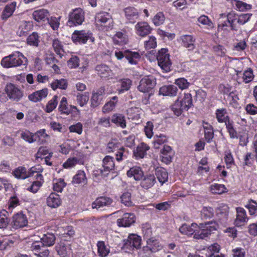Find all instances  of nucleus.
Wrapping results in <instances>:
<instances>
[{"instance_id":"nucleus-1","label":"nucleus","mask_w":257,"mask_h":257,"mask_svg":"<svg viewBox=\"0 0 257 257\" xmlns=\"http://www.w3.org/2000/svg\"><path fill=\"white\" fill-rule=\"evenodd\" d=\"M217 224L215 221H208L197 224L195 223L191 226L184 223L179 228V231L186 235L194 234L196 239H204L216 230Z\"/></svg>"},{"instance_id":"nucleus-2","label":"nucleus","mask_w":257,"mask_h":257,"mask_svg":"<svg viewBox=\"0 0 257 257\" xmlns=\"http://www.w3.org/2000/svg\"><path fill=\"white\" fill-rule=\"evenodd\" d=\"M193 105L192 97L190 93L184 94L183 97L179 100L178 98L171 106V109L174 114L180 116L184 111H187Z\"/></svg>"},{"instance_id":"nucleus-3","label":"nucleus","mask_w":257,"mask_h":257,"mask_svg":"<svg viewBox=\"0 0 257 257\" xmlns=\"http://www.w3.org/2000/svg\"><path fill=\"white\" fill-rule=\"evenodd\" d=\"M24 60L26 61L27 58L22 53L17 52L4 57L1 63L2 66L5 68L16 67L22 65L24 63Z\"/></svg>"},{"instance_id":"nucleus-4","label":"nucleus","mask_w":257,"mask_h":257,"mask_svg":"<svg viewBox=\"0 0 257 257\" xmlns=\"http://www.w3.org/2000/svg\"><path fill=\"white\" fill-rule=\"evenodd\" d=\"M157 60L158 66L164 71L168 72L171 70L172 62L167 49L162 48L158 51Z\"/></svg>"},{"instance_id":"nucleus-5","label":"nucleus","mask_w":257,"mask_h":257,"mask_svg":"<svg viewBox=\"0 0 257 257\" xmlns=\"http://www.w3.org/2000/svg\"><path fill=\"white\" fill-rule=\"evenodd\" d=\"M72 40L75 43L85 44L88 40L93 43L95 41L90 31L75 30L72 35Z\"/></svg>"},{"instance_id":"nucleus-6","label":"nucleus","mask_w":257,"mask_h":257,"mask_svg":"<svg viewBox=\"0 0 257 257\" xmlns=\"http://www.w3.org/2000/svg\"><path fill=\"white\" fill-rule=\"evenodd\" d=\"M84 21V12L80 8H76L70 13L67 25L70 27L80 25Z\"/></svg>"},{"instance_id":"nucleus-7","label":"nucleus","mask_w":257,"mask_h":257,"mask_svg":"<svg viewBox=\"0 0 257 257\" xmlns=\"http://www.w3.org/2000/svg\"><path fill=\"white\" fill-rule=\"evenodd\" d=\"M5 90L8 97L12 101H19L24 96L23 91L11 83L7 84Z\"/></svg>"},{"instance_id":"nucleus-8","label":"nucleus","mask_w":257,"mask_h":257,"mask_svg":"<svg viewBox=\"0 0 257 257\" xmlns=\"http://www.w3.org/2000/svg\"><path fill=\"white\" fill-rule=\"evenodd\" d=\"M156 84V79L153 76H145L141 79L138 89L143 93H149L154 88Z\"/></svg>"},{"instance_id":"nucleus-9","label":"nucleus","mask_w":257,"mask_h":257,"mask_svg":"<svg viewBox=\"0 0 257 257\" xmlns=\"http://www.w3.org/2000/svg\"><path fill=\"white\" fill-rule=\"evenodd\" d=\"M28 223L27 216L21 212L13 215L11 224L14 229H17L27 226Z\"/></svg>"},{"instance_id":"nucleus-10","label":"nucleus","mask_w":257,"mask_h":257,"mask_svg":"<svg viewBox=\"0 0 257 257\" xmlns=\"http://www.w3.org/2000/svg\"><path fill=\"white\" fill-rule=\"evenodd\" d=\"M31 251L37 257H48L49 255V250L44 244L40 241H35L31 247Z\"/></svg>"},{"instance_id":"nucleus-11","label":"nucleus","mask_w":257,"mask_h":257,"mask_svg":"<svg viewBox=\"0 0 257 257\" xmlns=\"http://www.w3.org/2000/svg\"><path fill=\"white\" fill-rule=\"evenodd\" d=\"M115 56L118 60H121L123 57H125L131 64H137L136 60L140 57L139 53L129 50L125 51L123 53L121 51L115 52Z\"/></svg>"},{"instance_id":"nucleus-12","label":"nucleus","mask_w":257,"mask_h":257,"mask_svg":"<svg viewBox=\"0 0 257 257\" xmlns=\"http://www.w3.org/2000/svg\"><path fill=\"white\" fill-rule=\"evenodd\" d=\"M126 19L129 23L134 24L138 19L140 13L138 10L134 7H128L123 10Z\"/></svg>"},{"instance_id":"nucleus-13","label":"nucleus","mask_w":257,"mask_h":257,"mask_svg":"<svg viewBox=\"0 0 257 257\" xmlns=\"http://www.w3.org/2000/svg\"><path fill=\"white\" fill-rule=\"evenodd\" d=\"M136 221V217L134 214L124 213L121 218L117 220L118 226L120 227H129Z\"/></svg>"},{"instance_id":"nucleus-14","label":"nucleus","mask_w":257,"mask_h":257,"mask_svg":"<svg viewBox=\"0 0 257 257\" xmlns=\"http://www.w3.org/2000/svg\"><path fill=\"white\" fill-rule=\"evenodd\" d=\"M174 155V152L171 148L169 146L165 145L161 152V160L166 164H169L172 162Z\"/></svg>"},{"instance_id":"nucleus-15","label":"nucleus","mask_w":257,"mask_h":257,"mask_svg":"<svg viewBox=\"0 0 257 257\" xmlns=\"http://www.w3.org/2000/svg\"><path fill=\"white\" fill-rule=\"evenodd\" d=\"M48 93L49 91L47 88H43L29 94L28 95V99L32 102H38L46 98Z\"/></svg>"},{"instance_id":"nucleus-16","label":"nucleus","mask_w":257,"mask_h":257,"mask_svg":"<svg viewBox=\"0 0 257 257\" xmlns=\"http://www.w3.org/2000/svg\"><path fill=\"white\" fill-rule=\"evenodd\" d=\"M135 29L137 34L141 37L147 36L152 31V28L148 23L146 22H138L135 26Z\"/></svg>"},{"instance_id":"nucleus-17","label":"nucleus","mask_w":257,"mask_h":257,"mask_svg":"<svg viewBox=\"0 0 257 257\" xmlns=\"http://www.w3.org/2000/svg\"><path fill=\"white\" fill-rule=\"evenodd\" d=\"M141 180V186L147 190L152 188L156 182L155 176L150 174L143 175Z\"/></svg>"},{"instance_id":"nucleus-18","label":"nucleus","mask_w":257,"mask_h":257,"mask_svg":"<svg viewBox=\"0 0 257 257\" xmlns=\"http://www.w3.org/2000/svg\"><path fill=\"white\" fill-rule=\"evenodd\" d=\"M216 215L222 223L226 222L228 215L229 207L225 204H220L216 210Z\"/></svg>"},{"instance_id":"nucleus-19","label":"nucleus","mask_w":257,"mask_h":257,"mask_svg":"<svg viewBox=\"0 0 257 257\" xmlns=\"http://www.w3.org/2000/svg\"><path fill=\"white\" fill-rule=\"evenodd\" d=\"M95 23L97 27H103L104 28H106L107 24L109 25L112 21L110 18V16L108 14L100 13L97 14L95 17Z\"/></svg>"},{"instance_id":"nucleus-20","label":"nucleus","mask_w":257,"mask_h":257,"mask_svg":"<svg viewBox=\"0 0 257 257\" xmlns=\"http://www.w3.org/2000/svg\"><path fill=\"white\" fill-rule=\"evenodd\" d=\"M115 167L113 158L106 156L103 160L102 167L103 169L101 170V173L102 175H105L104 172H109L114 170Z\"/></svg>"},{"instance_id":"nucleus-21","label":"nucleus","mask_w":257,"mask_h":257,"mask_svg":"<svg viewBox=\"0 0 257 257\" xmlns=\"http://www.w3.org/2000/svg\"><path fill=\"white\" fill-rule=\"evenodd\" d=\"M234 223L237 226H241L243 225L248 220L245 211L242 208H237Z\"/></svg>"},{"instance_id":"nucleus-22","label":"nucleus","mask_w":257,"mask_h":257,"mask_svg":"<svg viewBox=\"0 0 257 257\" xmlns=\"http://www.w3.org/2000/svg\"><path fill=\"white\" fill-rule=\"evenodd\" d=\"M178 92V88L174 85H164L160 88V94L164 96H175Z\"/></svg>"},{"instance_id":"nucleus-23","label":"nucleus","mask_w":257,"mask_h":257,"mask_svg":"<svg viewBox=\"0 0 257 257\" xmlns=\"http://www.w3.org/2000/svg\"><path fill=\"white\" fill-rule=\"evenodd\" d=\"M112 203V200L109 197H101L97 198L92 204V208L97 209L104 206H109Z\"/></svg>"},{"instance_id":"nucleus-24","label":"nucleus","mask_w":257,"mask_h":257,"mask_svg":"<svg viewBox=\"0 0 257 257\" xmlns=\"http://www.w3.org/2000/svg\"><path fill=\"white\" fill-rule=\"evenodd\" d=\"M34 19L38 22H44L48 20L49 12L46 9H40L35 11L33 14Z\"/></svg>"},{"instance_id":"nucleus-25","label":"nucleus","mask_w":257,"mask_h":257,"mask_svg":"<svg viewBox=\"0 0 257 257\" xmlns=\"http://www.w3.org/2000/svg\"><path fill=\"white\" fill-rule=\"evenodd\" d=\"M58 254L61 257H66L71 252L70 245L61 241L55 246Z\"/></svg>"},{"instance_id":"nucleus-26","label":"nucleus","mask_w":257,"mask_h":257,"mask_svg":"<svg viewBox=\"0 0 257 257\" xmlns=\"http://www.w3.org/2000/svg\"><path fill=\"white\" fill-rule=\"evenodd\" d=\"M127 177H133L136 180H140L143 177L144 173L142 169L138 166H134L130 169L126 173Z\"/></svg>"},{"instance_id":"nucleus-27","label":"nucleus","mask_w":257,"mask_h":257,"mask_svg":"<svg viewBox=\"0 0 257 257\" xmlns=\"http://www.w3.org/2000/svg\"><path fill=\"white\" fill-rule=\"evenodd\" d=\"M47 204L51 208H57L61 204V200L58 194L52 193L47 199Z\"/></svg>"},{"instance_id":"nucleus-28","label":"nucleus","mask_w":257,"mask_h":257,"mask_svg":"<svg viewBox=\"0 0 257 257\" xmlns=\"http://www.w3.org/2000/svg\"><path fill=\"white\" fill-rule=\"evenodd\" d=\"M104 89L101 88L96 92L93 93L91 99V105L93 107H96L102 103Z\"/></svg>"},{"instance_id":"nucleus-29","label":"nucleus","mask_w":257,"mask_h":257,"mask_svg":"<svg viewBox=\"0 0 257 257\" xmlns=\"http://www.w3.org/2000/svg\"><path fill=\"white\" fill-rule=\"evenodd\" d=\"M183 45L188 50H193L195 48V38L192 35H183L181 37Z\"/></svg>"},{"instance_id":"nucleus-30","label":"nucleus","mask_w":257,"mask_h":257,"mask_svg":"<svg viewBox=\"0 0 257 257\" xmlns=\"http://www.w3.org/2000/svg\"><path fill=\"white\" fill-rule=\"evenodd\" d=\"M33 25L30 22H22L17 31V34L20 37L26 36L28 32L32 29Z\"/></svg>"},{"instance_id":"nucleus-31","label":"nucleus","mask_w":257,"mask_h":257,"mask_svg":"<svg viewBox=\"0 0 257 257\" xmlns=\"http://www.w3.org/2000/svg\"><path fill=\"white\" fill-rule=\"evenodd\" d=\"M97 74L102 78H107L111 76V70L106 65H98L95 67Z\"/></svg>"},{"instance_id":"nucleus-32","label":"nucleus","mask_w":257,"mask_h":257,"mask_svg":"<svg viewBox=\"0 0 257 257\" xmlns=\"http://www.w3.org/2000/svg\"><path fill=\"white\" fill-rule=\"evenodd\" d=\"M41 241L46 246H51L54 244L56 240V237L53 233H47L43 234L42 236H39Z\"/></svg>"},{"instance_id":"nucleus-33","label":"nucleus","mask_w":257,"mask_h":257,"mask_svg":"<svg viewBox=\"0 0 257 257\" xmlns=\"http://www.w3.org/2000/svg\"><path fill=\"white\" fill-rule=\"evenodd\" d=\"M16 2H13L6 6L1 16L3 20H7L13 15L16 9Z\"/></svg>"},{"instance_id":"nucleus-34","label":"nucleus","mask_w":257,"mask_h":257,"mask_svg":"<svg viewBox=\"0 0 257 257\" xmlns=\"http://www.w3.org/2000/svg\"><path fill=\"white\" fill-rule=\"evenodd\" d=\"M149 149V147L144 143H142L138 146L134 151V155L137 158L142 159L146 155L147 151Z\"/></svg>"},{"instance_id":"nucleus-35","label":"nucleus","mask_w":257,"mask_h":257,"mask_svg":"<svg viewBox=\"0 0 257 257\" xmlns=\"http://www.w3.org/2000/svg\"><path fill=\"white\" fill-rule=\"evenodd\" d=\"M72 182L76 184L86 185L87 183V179L85 172L83 171H79L73 177Z\"/></svg>"},{"instance_id":"nucleus-36","label":"nucleus","mask_w":257,"mask_h":257,"mask_svg":"<svg viewBox=\"0 0 257 257\" xmlns=\"http://www.w3.org/2000/svg\"><path fill=\"white\" fill-rule=\"evenodd\" d=\"M197 22L199 26H200V25H202L205 28L208 29H211L214 27V25L212 21L205 15L200 16L198 18Z\"/></svg>"},{"instance_id":"nucleus-37","label":"nucleus","mask_w":257,"mask_h":257,"mask_svg":"<svg viewBox=\"0 0 257 257\" xmlns=\"http://www.w3.org/2000/svg\"><path fill=\"white\" fill-rule=\"evenodd\" d=\"M120 88L117 89L118 93L121 94L124 91H128L132 84V81L128 78H123L118 81Z\"/></svg>"},{"instance_id":"nucleus-38","label":"nucleus","mask_w":257,"mask_h":257,"mask_svg":"<svg viewBox=\"0 0 257 257\" xmlns=\"http://www.w3.org/2000/svg\"><path fill=\"white\" fill-rule=\"evenodd\" d=\"M111 122L122 128L126 127V122L124 116L121 114H114L111 116Z\"/></svg>"},{"instance_id":"nucleus-39","label":"nucleus","mask_w":257,"mask_h":257,"mask_svg":"<svg viewBox=\"0 0 257 257\" xmlns=\"http://www.w3.org/2000/svg\"><path fill=\"white\" fill-rule=\"evenodd\" d=\"M216 118L219 122H224L229 118L227 110L224 108L217 109L215 111Z\"/></svg>"},{"instance_id":"nucleus-40","label":"nucleus","mask_w":257,"mask_h":257,"mask_svg":"<svg viewBox=\"0 0 257 257\" xmlns=\"http://www.w3.org/2000/svg\"><path fill=\"white\" fill-rule=\"evenodd\" d=\"M127 242L137 249L140 248L141 247V238L137 234H132L128 236Z\"/></svg>"},{"instance_id":"nucleus-41","label":"nucleus","mask_w":257,"mask_h":257,"mask_svg":"<svg viewBox=\"0 0 257 257\" xmlns=\"http://www.w3.org/2000/svg\"><path fill=\"white\" fill-rule=\"evenodd\" d=\"M114 43L116 45H123L127 42L126 35L122 32H117L112 38Z\"/></svg>"},{"instance_id":"nucleus-42","label":"nucleus","mask_w":257,"mask_h":257,"mask_svg":"<svg viewBox=\"0 0 257 257\" xmlns=\"http://www.w3.org/2000/svg\"><path fill=\"white\" fill-rule=\"evenodd\" d=\"M98 253L100 257H106L110 252L109 248L107 247L104 241H99L97 244Z\"/></svg>"},{"instance_id":"nucleus-43","label":"nucleus","mask_w":257,"mask_h":257,"mask_svg":"<svg viewBox=\"0 0 257 257\" xmlns=\"http://www.w3.org/2000/svg\"><path fill=\"white\" fill-rule=\"evenodd\" d=\"M155 174L158 181L162 185L168 180V173L165 169L163 168H157L156 170Z\"/></svg>"},{"instance_id":"nucleus-44","label":"nucleus","mask_w":257,"mask_h":257,"mask_svg":"<svg viewBox=\"0 0 257 257\" xmlns=\"http://www.w3.org/2000/svg\"><path fill=\"white\" fill-rule=\"evenodd\" d=\"M58 109L61 113L69 114L71 112V109L68 105L67 98L65 97L62 98Z\"/></svg>"},{"instance_id":"nucleus-45","label":"nucleus","mask_w":257,"mask_h":257,"mask_svg":"<svg viewBox=\"0 0 257 257\" xmlns=\"http://www.w3.org/2000/svg\"><path fill=\"white\" fill-rule=\"evenodd\" d=\"M40 37L37 32H33L27 39V43L30 46L38 47L40 42Z\"/></svg>"},{"instance_id":"nucleus-46","label":"nucleus","mask_w":257,"mask_h":257,"mask_svg":"<svg viewBox=\"0 0 257 257\" xmlns=\"http://www.w3.org/2000/svg\"><path fill=\"white\" fill-rule=\"evenodd\" d=\"M89 99V94L87 92L84 93H79L76 96V100L80 106H83L88 101Z\"/></svg>"},{"instance_id":"nucleus-47","label":"nucleus","mask_w":257,"mask_h":257,"mask_svg":"<svg viewBox=\"0 0 257 257\" xmlns=\"http://www.w3.org/2000/svg\"><path fill=\"white\" fill-rule=\"evenodd\" d=\"M51 86L52 88L54 90L57 88L65 89L67 87V83L66 80L61 79L55 80L51 84Z\"/></svg>"},{"instance_id":"nucleus-48","label":"nucleus","mask_w":257,"mask_h":257,"mask_svg":"<svg viewBox=\"0 0 257 257\" xmlns=\"http://www.w3.org/2000/svg\"><path fill=\"white\" fill-rule=\"evenodd\" d=\"M132 196L130 192H126L123 193L120 196L121 202L126 206H132L134 203L131 199Z\"/></svg>"},{"instance_id":"nucleus-49","label":"nucleus","mask_w":257,"mask_h":257,"mask_svg":"<svg viewBox=\"0 0 257 257\" xmlns=\"http://www.w3.org/2000/svg\"><path fill=\"white\" fill-rule=\"evenodd\" d=\"M117 99V96H113L110 101L104 105L102 108L103 112H106L112 110L115 107Z\"/></svg>"},{"instance_id":"nucleus-50","label":"nucleus","mask_w":257,"mask_h":257,"mask_svg":"<svg viewBox=\"0 0 257 257\" xmlns=\"http://www.w3.org/2000/svg\"><path fill=\"white\" fill-rule=\"evenodd\" d=\"M201 217L204 219H210L214 215V210L210 207H203L201 212Z\"/></svg>"},{"instance_id":"nucleus-51","label":"nucleus","mask_w":257,"mask_h":257,"mask_svg":"<svg viewBox=\"0 0 257 257\" xmlns=\"http://www.w3.org/2000/svg\"><path fill=\"white\" fill-rule=\"evenodd\" d=\"M225 124L229 134L230 138H234L237 137V133L233 127V122L229 118L226 121H225Z\"/></svg>"},{"instance_id":"nucleus-52","label":"nucleus","mask_w":257,"mask_h":257,"mask_svg":"<svg viewBox=\"0 0 257 257\" xmlns=\"http://www.w3.org/2000/svg\"><path fill=\"white\" fill-rule=\"evenodd\" d=\"M58 98L57 95H55L52 99L48 101L45 109L47 112H52L56 107L58 103Z\"/></svg>"},{"instance_id":"nucleus-53","label":"nucleus","mask_w":257,"mask_h":257,"mask_svg":"<svg viewBox=\"0 0 257 257\" xmlns=\"http://www.w3.org/2000/svg\"><path fill=\"white\" fill-rule=\"evenodd\" d=\"M210 190L213 194H221L225 191L226 188L224 185L214 184L210 186Z\"/></svg>"},{"instance_id":"nucleus-54","label":"nucleus","mask_w":257,"mask_h":257,"mask_svg":"<svg viewBox=\"0 0 257 257\" xmlns=\"http://www.w3.org/2000/svg\"><path fill=\"white\" fill-rule=\"evenodd\" d=\"M165 20V17L163 12H159L153 18L152 21L156 26L162 25Z\"/></svg>"},{"instance_id":"nucleus-55","label":"nucleus","mask_w":257,"mask_h":257,"mask_svg":"<svg viewBox=\"0 0 257 257\" xmlns=\"http://www.w3.org/2000/svg\"><path fill=\"white\" fill-rule=\"evenodd\" d=\"M13 174L18 179H24L29 177L24 167L17 168L14 171Z\"/></svg>"},{"instance_id":"nucleus-56","label":"nucleus","mask_w":257,"mask_h":257,"mask_svg":"<svg viewBox=\"0 0 257 257\" xmlns=\"http://www.w3.org/2000/svg\"><path fill=\"white\" fill-rule=\"evenodd\" d=\"M34 135V138L36 139H38L37 141L39 142L41 144L44 142L46 138L49 137V135L46 133V130L45 129L40 130Z\"/></svg>"},{"instance_id":"nucleus-57","label":"nucleus","mask_w":257,"mask_h":257,"mask_svg":"<svg viewBox=\"0 0 257 257\" xmlns=\"http://www.w3.org/2000/svg\"><path fill=\"white\" fill-rule=\"evenodd\" d=\"M153 239L148 238L147 240V245L144 246L143 251L144 253L149 255L151 253L156 252V249L153 247Z\"/></svg>"},{"instance_id":"nucleus-58","label":"nucleus","mask_w":257,"mask_h":257,"mask_svg":"<svg viewBox=\"0 0 257 257\" xmlns=\"http://www.w3.org/2000/svg\"><path fill=\"white\" fill-rule=\"evenodd\" d=\"M167 142L166 136L161 134L159 136H156L154 138V145L156 149H159L160 145Z\"/></svg>"},{"instance_id":"nucleus-59","label":"nucleus","mask_w":257,"mask_h":257,"mask_svg":"<svg viewBox=\"0 0 257 257\" xmlns=\"http://www.w3.org/2000/svg\"><path fill=\"white\" fill-rule=\"evenodd\" d=\"M34 134L27 131L22 132L21 134V138L25 141L28 142L30 143H32L34 142L37 141L38 139H36L34 138Z\"/></svg>"},{"instance_id":"nucleus-60","label":"nucleus","mask_w":257,"mask_h":257,"mask_svg":"<svg viewBox=\"0 0 257 257\" xmlns=\"http://www.w3.org/2000/svg\"><path fill=\"white\" fill-rule=\"evenodd\" d=\"M254 78L253 71L251 69L249 68L245 70L243 73L242 79L243 82L245 83H248L251 82Z\"/></svg>"},{"instance_id":"nucleus-61","label":"nucleus","mask_w":257,"mask_h":257,"mask_svg":"<svg viewBox=\"0 0 257 257\" xmlns=\"http://www.w3.org/2000/svg\"><path fill=\"white\" fill-rule=\"evenodd\" d=\"M52 46L57 54L60 55L62 54L61 52H64L63 45L58 39H55L53 40Z\"/></svg>"},{"instance_id":"nucleus-62","label":"nucleus","mask_w":257,"mask_h":257,"mask_svg":"<svg viewBox=\"0 0 257 257\" xmlns=\"http://www.w3.org/2000/svg\"><path fill=\"white\" fill-rule=\"evenodd\" d=\"M204 128L205 139L209 143L214 137L212 127L211 125H209L208 126H204Z\"/></svg>"},{"instance_id":"nucleus-63","label":"nucleus","mask_w":257,"mask_h":257,"mask_svg":"<svg viewBox=\"0 0 257 257\" xmlns=\"http://www.w3.org/2000/svg\"><path fill=\"white\" fill-rule=\"evenodd\" d=\"M119 143L116 140H113L109 142L107 146V150L108 152H113L119 149Z\"/></svg>"},{"instance_id":"nucleus-64","label":"nucleus","mask_w":257,"mask_h":257,"mask_svg":"<svg viewBox=\"0 0 257 257\" xmlns=\"http://www.w3.org/2000/svg\"><path fill=\"white\" fill-rule=\"evenodd\" d=\"M157 46L156 39L154 36L149 37V40L145 42V47L146 49L154 48Z\"/></svg>"}]
</instances>
